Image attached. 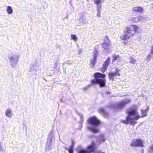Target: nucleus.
I'll return each mask as SVG.
<instances>
[{
  "instance_id": "f257e3e1",
  "label": "nucleus",
  "mask_w": 153,
  "mask_h": 153,
  "mask_svg": "<svg viewBox=\"0 0 153 153\" xmlns=\"http://www.w3.org/2000/svg\"><path fill=\"white\" fill-rule=\"evenodd\" d=\"M147 110H141V116L139 114L137 106H136L130 107L126 111V113L128 114L125 120H122L121 122L126 124L130 123L133 126L137 123L134 121L137 120L140 117H143L147 116Z\"/></svg>"
},
{
  "instance_id": "f03ea898",
  "label": "nucleus",
  "mask_w": 153,
  "mask_h": 153,
  "mask_svg": "<svg viewBox=\"0 0 153 153\" xmlns=\"http://www.w3.org/2000/svg\"><path fill=\"white\" fill-rule=\"evenodd\" d=\"M138 28L137 25H130L125 27L123 31L124 34L120 36V39L124 40L129 39L135 35Z\"/></svg>"
},
{
  "instance_id": "7ed1b4c3",
  "label": "nucleus",
  "mask_w": 153,
  "mask_h": 153,
  "mask_svg": "<svg viewBox=\"0 0 153 153\" xmlns=\"http://www.w3.org/2000/svg\"><path fill=\"white\" fill-rule=\"evenodd\" d=\"M93 76L94 79L91 80V85H98L101 87H105L106 80L104 78L105 77V74L97 72L94 73Z\"/></svg>"
},
{
  "instance_id": "20e7f679",
  "label": "nucleus",
  "mask_w": 153,
  "mask_h": 153,
  "mask_svg": "<svg viewBox=\"0 0 153 153\" xmlns=\"http://www.w3.org/2000/svg\"><path fill=\"white\" fill-rule=\"evenodd\" d=\"M87 122L88 124L94 126L88 127V128L89 129L94 133H97L99 132V130L97 126L100 124L101 122L96 117L93 116L89 118L87 120Z\"/></svg>"
},
{
  "instance_id": "39448f33",
  "label": "nucleus",
  "mask_w": 153,
  "mask_h": 153,
  "mask_svg": "<svg viewBox=\"0 0 153 153\" xmlns=\"http://www.w3.org/2000/svg\"><path fill=\"white\" fill-rule=\"evenodd\" d=\"M101 45L104 50H107L109 49L111 45V40L107 36L104 37L103 42Z\"/></svg>"
},
{
  "instance_id": "423d86ee",
  "label": "nucleus",
  "mask_w": 153,
  "mask_h": 153,
  "mask_svg": "<svg viewBox=\"0 0 153 153\" xmlns=\"http://www.w3.org/2000/svg\"><path fill=\"white\" fill-rule=\"evenodd\" d=\"M98 48H95L93 51V57L92 59H91L90 62V65L91 68H93L96 63L97 61V57L98 55V51L97 50L98 48V45H97Z\"/></svg>"
},
{
  "instance_id": "0eeeda50",
  "label": "nucleus",
  "mask_w": 153,
  "mask_h": 153,
  "mask_svg": "<svg viewBox=\"0 0 153 153\" xmlns=\"http://www.w3.org/2000/svg\"><path fill=\"white\" fill-rule=\"evenodd\" d=\"M132 147L141 146L143 147V144L141 140L140 139H133L130 144Z\"/></svg>"
},
{
  "instance_id": "6e6552de",
  "label": "nucleus",
  "mask_w": 153,
  "mask_h": 153,
  "mask_svg": "<svg viewBox=\"0 0 153 153\" xmlns=\"http://www.w3.org/2000/svg\"><path fill=\"white\" fill-rule=\"evenodd\" d=\"M131 102L130 100H128L126 101H122L119 102L116 105V108L118 109H121L124 108L126 105L130 103Z\"/></svg>"
},
{
  "instance_id": "1a4fd4ad",
  "label": "nucleus",
  "mask_w": 153,
  "mask_h": 153,
  "mask_svg": "<svg viewBox=\"0 0 153 153\" xmlns=\"http://www.w3.org/2000/svg\"><path fill=\"white\" fill-rule=\"evenodd\" d=\"M96 142L92 141L91 144L87 146V151H88L89 153L94 152L96 149Z\"/></svg>"
},
{
  "instance_id": "9d476101",
  "label": "nucleus",
  "mask_w": 153,
  "mask_h": 153,
  "mask_svg": "<svg viewBox=\"0 0 153 153\" xmlns=\"http://www.w3.org/2000/svg\"><path fill=\"white\" fill-rule=\"evenodd\" d=\"M120 71L117 68H116V71L114 72H109L108 74L109 79H110L112 80V81L114 80V77L116 76H119L120 74L119 73Z\"/></svg>"
},
{
  "instance_id": "9b49d317",
  "label": "nucleus",
  "mask_w": 153,
  "mask_h": 153,
  "mask_svg": "<svg viewBox=\"0 0 153 153\" xmlns=\"http://www.w3.org/2000/svg\"><path fill=\"white\" fill-rule=\"evenodd\" d=\"M131 10L134 13H141L143 12L144 9L142 7L137 6L133 7Z\"/></svg>"
},
{
  "instance_id": "f8f14e48",
  "label": "nucleus",
  "mask_w": 153,
  "mask_h": 153,
  "mask_svg": "<svg viewBox=\"0 0 153 153\" xmlns=\"http://www.w3.org/2000/svg\"><path fill=\"white\" fill-rule=\"evenodd\" d=\"M143 19V18L142 16L137 15L135 17H131L129 21L133 23H137Z\"/></svg>"
},
{
  "instance_id": "ddd939ff",
  "label": "nucleus",
  "mask_w": 153,
  "mask_h": 153,
  "mask_svg": "<svg viewBox=\"0 0 153 153\" xmlns=\"http://www.w3.org/2000/svg\"><path fill=\"white\" fill-rule=\"evenodd\" d=\"M98 111L105 117H108L109 115L108 113L103 108H99L98 110Z\"/></svg>"
},
{
  "instance_id": "4468645a",
  "label": "nucleus",
  "mask_w": 153,
  "mask_h": 153,
  "mask_svg": "<svg viewBox=\"0 0 153 153\" xmlns=\"http://www.w3.org/2000/svg\"><path fill=\"white\" fill-rule=\"evenodd\" d=\"M110 58L109 57H108L104 62L103 64L108 67L110 64Z\"/></svg>"
},
{
  "instance_id": "2eb2a0df",
  "label": "nucleus",
  "mask_w": 153,
  "mask_h": 153,
  "mask_svg": "<svg viewBox=\"0 0 153 153\" xmlns=\"http://www.w3.org/2000/svg\"><path fill=\"white\" fill-rule=\"evenodd\" d=\"M99 143H100L102 142H104L105 140L104 136L103 134H101L99 137Z\"/></svg>"
},
{
  "instance_id": "dca6fc26",
  "label": "nucleus",
  "mask_w": 153,
  "mask_h": 153,
  "mask_svg": "<svg viewBox=\"0 0 153 153\" xmlns=\"http://www.w3.org/2000/svg\"><path fill=\"white\" fill-rule=\"evenodd\" d=\"M107 67L102 64V66L100 68L99 70L102 73H104L107 71Z\"/></svg>"
},
{
  "instance_id": "f3484780",
  "label": "nucleus",
  "mask_w": 153,
  "mask_h": 153,
  "mask_svg": "<svg viewBox=\"0 0 153 153\" xmlns=\"http://www.w3.org/2000/svg\"><path fill=\"white\" fill-rule=\"evenodd\" d=\"M7 11L8 14H12L13 12V10L11 7L10 6L7 7Z\"/></svg>"
},
{
  "instance_id": "a211bd4d",
  "label": "nucleus",
  "mask_w": 153,
  "mask_h": 153,
  "mask_svg": "<svg viewBox=\"0 0 153 153\" xmlns=\"http://www.w3.org/2000/svg\"><path fill=\"white\" fill-rule=\"evenodd\" d=\"M129 59L130 60L129 62L130 63L132 64H134L135 63L136 60L132 56H130Z\"/></svg>"
},
{
  "instance_id": "6ab92c4d",
  "label": "nucleus",
  "mask_w": 153,
  "mask_h": 153,
  "mask_svg": "<svg viewBox=\"0 0 153 153\" xmlns=\"http://www.w3.org/2000/svg\"><path fill=\"white\" fill-rule=\"evenodd\" d=\"M73 145H71L70 146L69 148L66 149L68 151L69 153H73Z\"/></svg>"
},
{
  "instance_id": "aec40b11",
  "label": "nucleus",
  "mask_w": 153,
  "mask_h": 153,
  "mask_svg": "<svg viewBox=\"0 0 153 153\" xmlns=\"http://www.w3.org/2000/svg\"><path fill=\"white\" fill-rule=\"evenodd\" d=\"M102 0H95L94 3L97 6H101V1Z\"/></svg>"
},
{
  "instance_id": "412c9836",
  "label": "nucleus",
  "mask_w": 153,
  "mask_h": 153,
  "mask_svg": "<svg viewBox=\"0 0 153 153\" xmlns=\"http://www.w3.org/2000/svg\"><path fill=\"white\" fill-rule=\"evenodd\" d=\"M5 114L7 116L9 117H11L12 114L11 111L9 109H7L5 112Z\"/></svg>"
},
{
  "instance_id": "4be33fe9",
  "label": "nucleus",
  "mask_w": 153,
  "mask_h": 153,
  "mask_svg": "<svg viewBox=\"0 0 153 153\" xmlns=\"http://www.w3.org/2000/svg\"><path fill=\"white\" fill-rule=\"evenodd\" d=\"M119 58V55H116L115 54H114L113 56V61H114L118 59V58Z\"/></svg>"
},
{
  "instance_id": "5701e85b",
  "label": "nucleus",
  "mask_w": 153,
  "mask_h": 153,
  "mask_svg": "<svg viewBox=\"0 0 153 153\" xmlns=\"http://www.w3.org/2000/svg\"><path fill=\"white\" fill-rule=\"evenodd\" d=\"M153 152V144L151 145L149 148L148 152L151 153Z\"/></svg>"
},
{
  "instance_id": "b1692460",
  "label": "nucleus",
  "mask_w": 153,
  "mask_h": 153,
  "mask_svg": "<svg viewBox=\"0 0 153 153\" xmlns=\"http://www.w3.org/2000/svg\"><path fill=\"white\" fill-rule=\"evenodd\" d=\"M71 38L72 40H74L75 41H76L77 40V38L75 35L73 34L71 35Z\"/></svg>"
},
{
  "instance_id": "393cba45",
  "label": "nucleus",
  "mask_w": 153,
  "mask_h": 153,
  "mask_svg": "<svg viewBox=\"0 0 153 153\" xmlns=\"http://www.w3.org/2000/svg\"><path fill=\"white\" fill-rule=\"evenodd\" d=\"M77 153H89V152L84 149H81Z\"/></svg>"
},
{
  "instance_id": "a878e982",
  "label": "nucleus",
  "mask_w": 153,
  "mask_h": 153,
  "mask_svg": "<svg viewBox=\"0 0 153 153\" xmlns=\"http://www.w3.org/2000/svg\"><path fill=\"white\" fill-rule=\"evenodd\" d=\"M151 56L150 54H149L146 58V60L147 61H149L151 58Z\"/></svg>"
},
{
  "instance_id": "bb28decb",
  "label": "nucleus",
  "mask_w": 153,
  "mask_h": 153,
  "mask_svg": "<svg viewBox=\"0 0 153 153\" xmlns=\"http://www.w3.org/2000/svg\"><path fill=\"white\" fill-rule=\"evenodd\" d=\"M97 16L99 17H100V13L99 12H98L97 13Z\"/></svg>"
},
{
  "instance_id": "cd10ccee",
  "label": "nucleus",
  "mask_w": 153,
  "mask_h": 153,
  "mask_svg": "<svg viewBox=\"0 0 153 153\" xmlns=\"http://www.w3.org/2000/svg\"><path fill=\"white\" fill-rule=\"evenodd\" d=\"M96 153H105L104 152H101V151H99L97 152Z\"/></svg>"
},
{
  "instance_id": "c85d7f7f",
  "label": "nucleus",
  "mask_w": 153,
  "mask_h": 153,
  "mask_svg": "<svg viewBox=\"0 0 153 153\" xmlns=\"http://www.w3.org/2000/svg\"><path fill=\"white\" fill-rule=\"evenodd\" d=\"M151 52L153 54V50H151Z\"/></svg>"
},
{
  "instance_id": "c756f323",
  "label": "nucleus",
  "mask_w": 153,
  "mask_h": 153,
  "mask_svg": "<svg viewBox=\"0 0 153 153\" xmlns=\"http://www.w3.org/2000/svg\"><path fill=\"white\" fill-rule=\"evenodd\" d=\"M152 8H153V3H152Z\"/></svg>"
}]
</instances>
